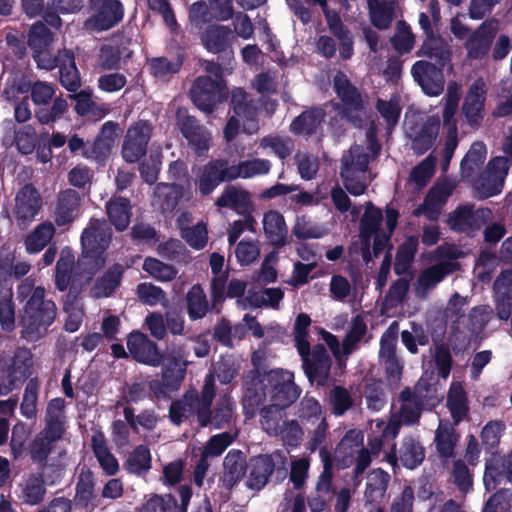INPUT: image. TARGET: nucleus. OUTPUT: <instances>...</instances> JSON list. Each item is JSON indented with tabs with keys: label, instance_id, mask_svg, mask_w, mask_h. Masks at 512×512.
Returning <instances> with one entry per match:
<instances>
[{
	"label": "nucleus",
	"instance_id": "1",
	"mask_svg": "<svg viewBox=\"0 0 512 512\" xmlns=\"http://www.w3.org/2000/svg\"><path fill=\"white\" fill-rule=\"evenodd\" d=\"M293 378L291 372L276 369L271 370L262 378L256 376L246 382L245 408L251 407L253 410L266 399L270 402L261 412L262 427L270 435L278 436L285 432L281 426L285 421L283 409L293 403L300 394Z\"/></svg>",
	"mask_w": 512,
	"mask_h": 512
},
{
	"label": "nucleus",
	"instance_id": "2",
	"mask_svg": "<svg viewBox=\"0 0 512 512\" xmlns=\"http://www.w3.org/2000/svg\"><path fill=\"white\" fill-rule=\"evenodd\" d=\"M380 151L375 139V128L371 127L366 134L364 144L353 145L342 157L341 177L346 189L355 196L365 192L372 180L368 165Z\"/></svg>",
	"mask_w": 512,
	"mask_h": 512
},
{
	"label": "nucleus",
	"instance_id": "3",
	"mask_svg": "<svg viewBox=\"0 0 512 512\" xmlns=\"http://www.w3.org/2000/svg\"><path fill=\"white\" fill-rule=\"evenodd\" d=\"M397 219V211L388 208L386 210V225L388 233H379L378 229L382 220V213L369 203L361 220L359 240L352 244L350 252L361 254L363 260L365 262H369L371 260V240L373 239L374 255L377 256L388 243L389 237L396 227Z\"/></svg>",
	"mask_w": 512,
	"mask_h": 512
},
{
	"label": "nucleus",
	"instance_id": "4",
	"mask_svg": "<svg viewBox=\"0 0 512 512\" xmlns=\"http://www.w3.org/2000/svg\"><path fill=\"white\" fill-rule=\"evenodd\" d=\"M55 318V303L45 299L44 288H34L21 315L23 337L28 341L39 339L46 333L47 328L53 323Z\"/></svg>",
	"mask_w": 512,
	"mask_h": 512
},
{
	"label": "nucleus",
	"instance_id": "5",
	"mask_svg": "<svg viewBox=\"0 0 512 512\" xmlns=\"http://www.w3.org/2000/svg\"><path fill=\"white\" fill-rule=\"evenodd\" d=\"M111 240V231L104 221H91L84 229L81 237L82 257L78 262V268L86 273V279L90 280L92 275L105 263L103 257Z\"/></svg>",
	"mask_w": 512,
	"mask_h": 512
},
{
	"label": "nucleus",
	"instance_id": "6",
	"mask_svg": "<svg viewBox=\"0 0 512 512\" xmlns=\"http://www.w3.org/2000/svg\"><path fill=\"white\" fill-rule=\"evenodd\" d=\"M401 399L403 400V404L401 406L399 421L396 419H391L388 424H385L384 421L375 419L370 423V428L375 434V437L370 440V448L371 451L375 454H377L381 449L382 437L394 438L397 436L399 432L400 421L404 424H413L419 419L421 415V408L418 402L412 398L411 392L409 390H405L401 393Z\"/></svg>",
	"mask_w": 512,
	"mask_h": 512
},
{
	"label": "nucleus",
	"instance_id": "7",
	"mask_svg": "<svg viewBox=\"0 0 512 512\" xmlns=\"http://www.w3.org/2000/svg\"><path fill=\"white\" fill-rule=\"evenodd\" d=\"M440 129L438 116L407 113L405 130L417 154H423L434 144Z\"/></svg>",
	"mask_w": 512,
	"mask_h": 512
},
{
	"label": "nucleus",
	"instance_id": "8",
	"mask_svg": "<svg viewBox=\"0 0 512 512\" xmlns=\"http://www.w3.org/2000/svg\"><path fill=\"white\" fill-rule=\"evenodd\" d=\"M232 103L235 115L231 116L224 130L227 141L233 140L238 134L239 123L243 122V130L248 134L257 132L258 126L256 119V107L247 101L246 93L238 88L233 91Z\"/></svg>",
	"mask_w": 512,
	"mask_h": 512
},
{
	"label": "nucleus",
	"instance_id": "9",
	"mask_svg": "<svg viewBox=\"0 0 512 512\" xmlns=\"http://www.w3.org/2000/svg\"><path fill=\"white\" fill-rule=\"evenodd\" d=\"M508 171V159L502 156L494 157L481 176L473 181V187L482 198L496 195L501 192Z\"/></svg>",
	"mask_w": 512,
	"mask_h": 512
},
{
	"label": "nucleus",
	"instance_id": "10",
	"mask_svg": "<svg viewBox=\"0 0 512 512\" xmlns=\"http://www.w3.org/2000/svg\"><path fill=\"white\" fill-rule=\"evenodd\" d=\"M214 377L212 374L207 375L202 390L201 399L197 398L195 392H189L182 400L173 402L170 408V418L173 423L180 424L183 419L189 417L195 411L199 416V410L210 407L214 396L213 390Z\"/></svg>",
	"mask_w": 512,
	"mask_h": 512
},
{
	"label": "nucleus",
	"instance_id": "11",
	"mask_svg": "<svg viewBox=\"0 0 512 512\" xmlns=\"http://www.w3.org/2000/svg\"><path fill=\"white\" fill-rule=\"evenodd\" d=\"M92 15L86 20L85 27L91 31H105L119 23L124 15L119 0H90Z\"/></svg>",
	"mask_w": 512,
	"mask_h": 512
},
{
	"label": "nucleus",
	"instance_id": "12",
	"mask_svg": "<svg viewBox=\"0 0 512 512\" xmlns=\"http://www.w3.org/2000/svg\"><path fill=\"white\" fill-rule=\"evenodd\" d=\"M225 96V87L220 80H212L210 76L198 77L191 89V97L195 105L204 112H211L215 104Z\"/></svg>",
	"mask_w": 512,
	"mask_h": 512
},
{
	"label": "nucleus",
	"instance_id": "13",
	"mask_svg": "<svg viewBox=\"0 0 512 512\" xmlns=\"http://www.w3.org/2000/svg\"><path fill=\"white\" fill-rule=\"evenodd\" d=\"M151 136V127L145 121L133 124L127 131L122 147L123 158L127 162H136L146 152L147 143Z\"/></svg>",
	"mask_w": 512,
	"mask_h": 512
},
{
	"label": "nucleus",
	"instance_id": "14",
	"mask_svg": "<svg viewBox=\"0 0 512 512\" xmlns=\"http://www.w3.org/2000/svg\"><path fill=\"white\" fill-rule=\"evenodd\" d=\"M365 332L366 324L360 317H356L342 345L339 344L334 335L326 331H322V339L329 346L333 355L341 361V357H347L356 349L358 342L364 336Z\"/></svg>",
	"mask_w": 512,
	"mask_h": 512
},
{
	"label": "nucleus",
	"instance_id": "15",
	"mask_svg": "<svg viewBox=\"0 0 512 512\" xmlns=\"http://www.w3.org/2000/svg\"><path fill=\"white\" fill-rule=\"evenodd\" d=\"M31 367L28 351H20L8 367L0 368V396L11 392L16 384L25 379Z\"/></svg>",
	"mask_w": 512,
	"mask_h": 512
},
{
	"label": "nucleus",
	"instance_id": "16",
	"mask_svg": "<svg viewBox=\"0 0 512 512\" xmlns=\"http://www.w3.org/2000/svg\"><path fill=\"white\" fill-rule=\"evenodd\" d=\"M305 374L312 384L324 385L329 377L330 359L325 348L318 345L314 348L312 355L310 350L305 356H301Z\"/></svg>",
	"mask_w": 512,
	"mask_h": 512
},
{
	"label": "nucleus",
	"instance_id": "17",
	"mask_svg": "<svg viewBox=\"0 0 512 512\" xmlns=\"http://www.w3.org/2000/svg\"><path fill=\"white\" fill-rule=\"evenodd\" d=\"M414 80L421 86L425 94L437 96L442 93L444 88V79L442 71L433 64L418 61L411 70Z\"/></svg>",
	"mask_w": 512,
	"mask_h": 512
},
{
	"label": "nucleus",
	"instance_id": "18",
	"mask_svg": "<svg viewBox=\"0 0 512 512\" xmlns=\"http://www.w3.org/2000/svg\"><path fill=\"white\" fill-rule=\"evenodd\" d=\"M334 88L345 104V116L356 122L365 114L362 110V100L357 90L350 84L346 75L337 73L334 77Z\"/></svg>",
	"mask_w": 512,
	"mask_h": 512
},
{
	"label": "nucleus",
	"instance_id": "19",
	"mask_svg": "<svg viewBox=\"0 0 512 512\" xmlns=\"http://www.w3.org/2000/svg\"><path fill=\"white\" fill-rule=\"evenodd\" d=\"M457 269V263L442 261L423 270L415 283V293L420 298H425L442 279Z\"/></svg>",
	"mask_w": 512,
	"mask_h": 512
},
{
	"label": "nucleus",
	"instance_id": "20",
	"mask_svg": "<svg viewBox=\"0 0 512 512\" xmlns=\"http://www.w3.org/2000/svg\"><path fill=\"white\" fill-rule=\"evenodd\" d=\"M228 167L225 161L217 160L197 168L195 170V184L201 194L208 195L220 182L229 180L225 176Z\"/></svg>",
	"mask_w": 512,
	"mask_h": 512
},
{
	"label": "nucleus",
	"instance_id": "21",
	"mask_svg": "<svg viewBox=\"0 0 512 512\" xmlns=\"http://www.w3.org/2000/svg\"><path fill=\"white\" fill-rule=\"evenodd\" d=\"M454 186L449 182H442L435 185L427 194L425 201L413 214L415 216L425 215L430 220H435L440 215L442 206L451 196Z\"/></svg>",
	"mask_w": 512,
	"mask_h": 512
},
{
	"label": "nucleus",
	"instance_id": "22",
	"mask_svg": "<svg viewBox=\"0 0 512 512\" xmlns=\"http://www.w3.org/2000/svg\"><path fill=\"white\" fill-rule=\"evenodd\" d=\"M483 482L487 490H494L506 482L512 483V453L507 458L491 457L486 463Z\"/></svg>",
	"mask_w": 512,
	"mask_h": 512
},
{
	"label": "nucleus",
	"instance_id": "23",
	"mask_svg": "<svg viewBox=\"0 0 512 512\" xmlns=\"http://www.w3.org/2000/svg\"><path fill=\"white\" fill-rule=\"evenodd\" d=\"M127 347L132 357L141 363L157 366L162 363L161 355L156 345L140 332L131 333Z\"/></svg>",
	"mask_w": 512,
	"mask_h": 512
},
{
	"label": "nucleus",
	"instance_id": "24",
	"mask_svg": "<svg viewBox=\"0 0 512 512\" xmlns=\"http://www.w3.org/2000/svg\"><path fill=\"white\" fill-rule=\"evenodd\" d=\"M177 121L183 135L189 140L196 153L202 155L206 152L209 148V134L183 110L177 112Z\"/></svg>",
	"mask_w": 512,
	"mask_h": 512
},
{
	"label": "nucleus",
	"instance_id": "25",
	"mask_svg": "<svg viewBox=\"0 0 512 512\" xmlns=\"http://www.w3.org/2000/svg\"><path fill=\"white\" fill-rule=\"evenodd\" d=\"M486 99V86L483 80L474 81L465 97L463 113L470 124H478L482 119V110Z\"/></svg>",
	"mask_w": 512,
	"mask_h": 512
},
{
	"label": "nucleus",
	"instance_id": "26",
	"mask_svg": "<svg viewBox=\"0 0 512 512\" xmlns=\"http://www.w3.org/2000/svg\"><path fill=\"white\" fill-rule=\"evenodd\" d=\"M15 201L17 218L24 224L34 219L41 205L40 196L31 185H25L17 193Z\"/></svg>",
	"mask_w": 512,
	"mask_h": 512
},
{
	"label": "nucleus",
	"instance_id": "27",
	"mask_svg": "<svg viewBox=\"0 0 512 512\" xmlns=\"http://www.w3.org/2000/svg\"><path fill=\"white\" fill-rule=\"evenodd\" d=\"M271 170V162L262 158H249L227 168L225 176L234 180L237 178L251 179L267 175Z\"/></svg>",
	"mask_w": 512,
	"mask_h": 512
},
{
	"label": "nucleus",
	"instance_id": "28",
	"mask_svg": "<svg viewBox=\"0 0 512 512\" xmlns=\"http://www.w3.org/2000/svg\"><path fill=\"white\" fill-rule=\"evenodd\" d=\"M362 445L363 435L361 431L355 429L348 431L335 450V460L342 468L348 467L361 451Z\"/></svg>",
	"mask_w": 512,
	"mask_h": 512
},
{
	"label": "nucleus",
	"instance_id": "29",
	"mask_svg": "<svg viewBox=\"0 0 512 512\" xmlns=\"http://www.w3.org/2000/svg\"><path fill=\"white\" fill-rule=\"evenodd\" d=\"M486 212L473 211L470 205H463L458 207L448 219V224L451 229L460 232H469L475 228H479L485 217Z\"/></svg>",
	"mask_w": 512,
	"mask_h": 512
},
{
	"label": "nucleus",
	"instance_id": "30",
	"mask_svg": "<svg viewBox=\"0 0 512 512\" xmlns=\"http://www.w3.org/2000/svg\"><path fill=\"white\" fill-rule=\"evenodd\" d=\"M284 292L280 288H268L263 291H248L246 297L238 299L237 303L243 309L269 306L278 308Z\"/></svg>",
	"mask_w": 512,
	"mask_h": 512
},
{
	"label": "nucleus",
	"instance_id": "31",
	"mask_svg": "<svg viewBox=\"0 0 512 512\" xmlns=\"http://www.w3.org/2000/svg\"><path fill=\"white\" fill-rule=\"evenodd\" d=\"M371 23L378 29H387L396 13L397 4L393 0H368Z\"/></svg>",
	"mask_w": 512,
	"mask_h": 512
},
{
	"label": "nucleus",
	"instance_id": "32",
	"mask_svg": "<svg viewBox=\"0 0 512 512\" xmlns=\"http://www.w3.org/2000/svg\"><path fill=\"white\" fill-rule=\"evenodd\" d=\"M233 38V32L223 25H209L201 35L203 45L213 53L224 51Z\"/></svg>",
	"mask_w": 512,
	"mask_h": 512
},
{
	"label": "nucleus",
	"instance_id": "33",
	"mask_svg": "<svg viewBox=\"0 0 512 512\" xmlns=\"http://www.w3.org/2000/svg\"><path fill=\"white\" fill-rule=\"evenodd\" d=\"M498 29L499 22L497 20L483 24L467 43L469 56L472 58L483 56L487 52L491 39Z\"/></svg>",
	"mask_w": 512,
	"mask_h": 512
},
{
	"label": "nucleus",
	"instance_id": "34",
	"mask_svg": "<svg viewBox=\"0 0 512 512\" xmlns=\"http://www.w3.org/2000/svg\"><path fill=\"white\" fill-rule=\"evenodd\" d=\"M119 130L116 123L106 122L103 124L101 132L93 144L91 154L85 153L86 157L94 158L97 161L104 159L114 145L119 135Z\"/></svg>",
	"mask_w": 512,
	"mask_h": 512
},
{
	"label": "nucleus",
	"instance_id": "35",
	"mask_svg": "<svg viewBox=\"0 0 512 512\" xmlns=\"http://www.w3.org/2000/svg\"><path fill=\"white\" fill-rule=\"evenodd\" d=\"M263 229L266 237L273 245L282 246L288 233L287 225L283 215L275 210H270L264 214Z\"/></svg>",
	"mask_w": 512,
	"mask_h": 512
},
{
	"label": "nucleus",
	"instance_id": "36",
	"mask_svg": "<svg viewBox=\"0 0 512 512\" xmlns=\"http://www.w3.org/2000/svg\"><path fill=\"white\" fill-rule=\"evenodd\" d=\"M249 477L247 485L251 489L260 490L263 488L274 469V464L270 457L259 456L251 459L249 463Z\"/></svg>",
	"mask_w": 512,
	"mask_h": 512
},
{
	"label": "nucleus",
	"instance_id": "37",
	"mask_svg": "<svg viewBox=\"0 0 512 512\" xmlns=\"http://www.w3.org/2000/svg\"><path fill=\"white\" fill-rule=\"evenodd\" d=\"M106 211L116 230L123 231L128 227L131 218V206L127 199L113 197L106 204Z\"/></svg>",
	"mask_w": 512,
	"mask_h": 512
},
{
	"label": "nucleus",
	"instance_id": "38",
	"mask_svg": "<svg viewBox=\"0 0 512 512\" xmlns=\"http://www.w3.org/2000/svg\"><path fill=\"white\" fill-rule=\"evenodd\" d=\"M249 193L236 186H227L216 201L218 207H227L237 212H244L250 207Z\"/></svg>",
	"mask_w": 512,
	"mask_h": 512
},
{
	"label": "nucleus",
	"instance_id": "39",
	"mask_svg": "<svg viewBox=\"0 0 512 512\" xmlns=\"http://www.w3.org/2000/svg\"><path fill=\"white\" fill-rule=\"evenodd\" d=\"M486 147L481 142L472 144L470 150L461 162V175L464 179L473 183L476 172L484 163L486 158Z\"/></svg>",
	"mask_w": 512,
	"mask_h": 512
},
{
	"label": "nucleus",
	"instance_id": "40",
	"mask_svg": "<svg viewBox=\"0 0 512 512\" xmlns=\"http://www.w3.org/2000/svg\"><path fill=\"white\" fill-rule=\"evenodd\" d=\"M245 460L241 452L231 451L224 459L223 484L231 489L244 475Z\"/></svg>",
	"mask_w": 512,
	"mask_h": 512
},
{
	"label": "nucleus",
	"instance_id": "41",
	"mask_svg": "<svg viewBox=\"0 0 512 512\" xmlns=\"http://www.w3.org/2000/svg\"><path fill=\"white\" fill-rule=\"evenodd\" d=\"M79 206V197L76 191L66 190L59 196L56 208L55 221L57 225L62 226L73 221L76 210Z\"/></svg>",
	"mask_w": 512,
	"mask_h": 512
},
{
	"label": "nucleus",
	"instance_id": "42",
	"mask_svg": "<svg viewBox=\"0 0 512 512\" xmlns=\"http://www.w3.org/2000/svg\"><path fill=\"white\" fill-rule=\"evenodd\" d=\"M92 447L103 471L107 475H115L119 470V464L113 454L108 450L102 433L93 435Z\"/></svg>",
	"mask_w": 512,
	"mask_h": 512
},
{
	"label": "nucleus",
	"instance_id": "43",
	"mask_svg": "<svg viewBox=\"0 0 512 512\" xmlns=\"http://www.w3.org/2000/svg\"><path fill=\"white\" fill-rule=\"evenodd\" d=\"M58 67L60 69V82L63 87L69 91H75L80 85V76L73 54L64 50Z\"/></svg>",
	"mask_w": 512,
	"mask_h": 512
},
{
	"label": "nucleus",
	"instance_id": "44",
	"mask_svg": "<svg viewBox=\"0 0 512 512\" xmlns=\"http://www.w3.org/2000/svg\"><path fill=\"white\" fill-rule=\"evenodd\" d=\"M74 264L75 257L72 250L69 247H64L56 264L55 283L60 291H64L68 287Z\"/></svg>",
	"mask_w": 512,
	"mask_h": 512
},
{
	"label": "nucleus",
	"instance_id": "45",
	"mask_svg": "<svg viewBox=\"0 0 512 512\" xmlns=\"http://www.w3.org/2000/svg\"><path fill=\"white\" fill-rule=\"evenodd\" d=\"M55 228L52 223L44 222L38 225L25 240L26 250L30 254L40 252L53 238Z\"/></svg>",
	"mask_w": 512,
	"mask_h": 512
},
{
	"label": "nucleus",
	"instance_id": "46",
	"mask_svg": "<svg viewBox=\"0 0 512 512\" xmlns=\"http://www.w3.org/2000/svg\"><path fill=\"white\" fill-rule=\"evenodd\" d=\"M123 267L114 265L102 278L97 280L91 290L93 297L101 298L110 296L119 285Z\"/></svg>",
	"mask_w": 512,
	"mask_h": 512
},
{
	"label": "nucleus",
	"instance_id": "47",
	"mask_svg": "<svg viewBox=\"0 0 512 512\" xmlns=\"http://www.w3.org/2000/svg\"><path fill=\"white\" fill-rule=\"evenodd\" d=\"M447 406L455 424L459 423L467 414L468 407L466 395L460 383H453L449 389Z\"/></svg>",
	"mask_w": 512,
	"mask_h": 512
},
{
	"label": "nucleus",
	"instance_id": "48",
	"mask_svg": "<svg viewBox=\"0 0 512 512\" xmlns=\"http://www.w3.org/2000/svg\"><path fill=\"white\" fill-rule=\"evenodd\" d=\"M389 475L381 469L372 471L367 478V486L365 491L366 499L371 502L380 501L387 489Z\"/></svg>",
	"mask_w": 512,
	"mask_h": 512
},
{
	"label": "nucleus",
	"instance_id": "49",
	"mask_svg": "<svg viewBox=\"0 0 512 512\" xmlns=\"http://www.w3.org/2000/svg\"><path fill=\"white\" fill-rule=\"evenodd\" d=\"M322 120L321 109L304 112L291 123V131L295 134L310 135L316 131Z\"/></svg>",
	"mask_w": 512,
	"mask_h": 512
},
{
	"label": "nucleus",
	"instance_id": "50",
	"mask_svg": "<svg viewBox=\"0 0 512 512\" xmlns=\"http://www.w3.org/2000/svg\"><path fill=\"white\" fill-rule=\"evenodd\" d=\"M187 310L192 320L203 318L209 310L205 293L198 285L193 286L187 294Z\"/></svg>",
	"mask_w": 512,
	"mask_h": 512
},
{
	"label": "nucleus",
	"instance_id": "51",
	"mask_svg": "<svg viewBox=\"0 0 512 512\" xmlns=\"http://www.w3.org/2000/svg\"><path fill=\"white\" fill-rule=\"evenodd\" d=\"M221 408L217 410L215 415L211 418L209 407L199 410V422L201 426L208 424L214 425L215 428H221L224 423L230 421L233 411V403L230 399L224 398L221 403Z\"/></svg>",
	"mask_w": 512,
	"mask_h": 512
},
{
	"label": "nucleus",
	"instance_id": "52",
	"mask_svg": "<svg viewBox=\"0 0 512 512\" xmlns=\"http://www.w3.org/2000/svg\"><path fill=\"white\" fill-rule=\"evenodd\" d=\"M456 441L457 436L454 434L451 424L441 420L435 435L438 452L444 457L452 456Z\"/></svg>",
	"mask_w": 512,
	"mask_h": 512
},
{
	"label": "nucleus",
	"instance_id": "53",
	"mask_svg": "<svg viewBox=\"0 0 512 512\" xmlns=\"http://www.w3.org/2000/svg\"><path fill=\"white\" fill-rule=\"evenodd\" d=\"M399 458L405 467L414 469L423 461L424 450L413 438H405L399 451Z\"/></svg>",
	"mask_w": 512,
	"mask_h": 512
},
{
	"label": "nucleus",
	"instance_id": "54",
	"mask_svg": "<svg viewBox=\"0 0 512 512\" xmlns=\"http://www.w3.org/2000/svg\"><path fill=\"white\" fill-rule=\"evenodd\" d=\"M140 512H183L182 508H178L176 499L170 495H150Z\"/></svg>",
	"mask_w": 512,
	"mask_h": 512
},
{
	"label": "nucleus",
	"instance_id": "55",
	"mask_svg": "<svg viewBox=\"0 0 512 512\" xmlns=\"http://www.w3.org/2000/svg\"><path fill=\"white\" fill-rule=\"evenodd\" d=\"M151 468V454L147 447L138 446L129 455L126 469L132 474H144Z\"/></svg>",
	"mask_w": 512,
	"mask_h": 512
},
{
	"label": "nucleus",
	"instance_id": "56",
	"mask_svg": "<svg viewBox=\"0 0 512 512\" xmlns=\"http://www.w3.org/2000/svg\"><path fill=\"white\" fill-rule=\"evenodd\" d=\"M418 240L409 237L399 248L396 255L395 272L398 275L406 273L414 259L417 251Z\"/></svg>",
	"mask_w": 512,
	"mask_h": 512
},
{
	"label": "nucleus",
	"instance_id": "57",
	"mask_svg": "<svg viewBox=\"0 0 512 512\" xmlns=\"http://www.w3.org/2000/svg\"><path fill=\"white\" fill-rule=\"evenodd\" d=\"M420 56H428L438 59L442 65L450 59V52L447 44L441 38L428 37L423 43L419 53Z\"/></svg>",
	"mask_w": 512,
	"mask_h": 512
},
{
	"label": "nucleus",
	"instance_id": "58",
	"mask_svg": "<svg viewBox=\"0 0 512 512\" xmlns=\"http://www.w3.org/2000/svg\"><path fill=\"white\" fill-rule=\"evenodd\" d=\"M165 370L163 373L164 385L175 389L180 382L184 379L186 372V363L180 360H171L166 358L163 361Z\"/></svg>",
	"mask_w": 512,
	"mask_h": 512
},
{
	"label": "nucleus",
	"instance_id": "59",
	"mask_svg": "<svg viewBox=\"0 0 512 512\" xmlns=\"http://www.w3.org/2000/svg\"><path fill=\"white\" fill-rule=\"evenodd\" d=\"M68 109L67 101L62 97H55L50 108L40 107L35 110V116L41 124H50L57 121Z\"/></svg>",
	"mask_w": 512,
	"mask_h": 512
},
{
	"label": "nucleus",
	"instance_id": "60",
	"mask_svg": "<svg viewBox=\"0 0 512 512\" xmlns=\"http://www.w3.org/2000/svg\"><path fill=\"white\" fill-rule=\"evenodd\" d=\"M44 494L45 486L42 476L39 474L28 476L23 484V499L30 504H36L42 500Z\"/></svg>",
	"mask_w": 512,
	"mask_h": 512
},
{
	"label": "nucleus",
	"instance_id": "61",
	"mask_svg": "<svg viewBox=\"0 0 512 512\" xmlns=\"http://www.w3.org/2000/svg\"><path fill=\"white\" fill-rule=\"evenodd\" d=\"M434 168L435 160L432 157H427L412 170L409 177V184L413 185L415 189H421L432 177Z\"/></svg>",
	"mask_w": 512,
	"mask_h": 512
},
{
	"label": "nucleus",
	"instance_id": "62",
	"mask_svg": "<svg viewBox=\"0 0 512 512\" xmlns=\"http://www.w3.org/2000/svg\"><path fill=\"white\" fill-rule=\"evenodd\" d=\"M327 233L328 230L324 226L315 224L304 217L298 218L293 227V234L299 239H317Z\"/></svg>",
	"mask_w": 512,
	"mask_h": 512
},
{
	"label": "nucleus",
	"instance_id": "63",
	"mask_svg": "<svg viewBox=\"0 0 512 512\" xmlns=\"http://www.w3.org/2000/svg\"><path fill=\"white\" fill-rule=\"evenodd\" d=\"M311 324V319L307 314L301 313L297 316L294 325L295 342L298 352L301 356H305L310 350V345L307 340V329Z\"/></svg>",
	"mask_w": 512,
	"mask_h": 512
},
{
	"label": "nucleus",
	"instance_id": "64",
	"mask_svg": "<svg viewBox=\"0 0 512 512\" xmlns=\"http://www.w3.org/2000/svg\"><path fill=\"white\" fill-rule=\"evenodd\" d=\"M52 41V33L44 24L36 23L32 26L29 32L28 43L34 50V53L48 48Z\"/></svg>",
	"mask_w": 512,
	"mask_h": 512
}]
</instances>
